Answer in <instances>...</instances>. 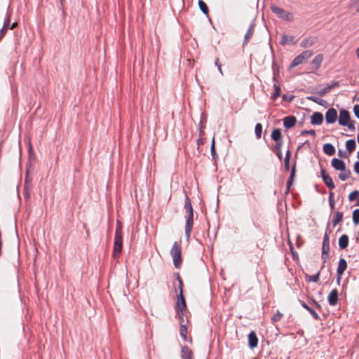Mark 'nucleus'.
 Segmentation results:
<instances>
[{
  "label": "nucleus",
  "instance_id": "1",
  "mask_svg": "<svg viewBox=\"0 0 359 359\" xmlns=\"http://www.w3.org/2000/svg\"><path fill=\"white\" fill-rule=\"evenodd\" d=\"M184 208L188 214L186 221L185 233L187 238L189 239L194 224V214L192 205L191 204L190 199L188 197L186 198Z\"/></svg>",
  "mask_w": 359,
  "mask_h": 359
},
{
  "label": "nucleus",
  "instance_id": "2",
  "mask_svg": "<svg viewBox=\"0 0 359 359\" xmlns=\"http://www.w3.org/2000/svg\"><path fill=\"white\" fill-rule=\"evenodd\" d=\"M170 255L173 259L175 266L180 269L182 264V246L180 243L174 242L170 249Z\"/></svg>",
  "mask_w": 359,
  "mask_h": 359
},
{
  "label": "nucleus",
  "instance_id": "3",
  "mask_svg": "<svg viewBox=\"0 0 359 359\" xmlns=\"http://www.w3.org/2000/svg\"><path fill=\"white\" fill-rule=\"evenodd\" d=\"M34 161H35V156L34 154L32 146L29 142V149H28V163L27 165L26 179H25L26 184H28L32 181V178L29 176L33 170L32 163H34Z\"/></svg>",
  "mask_w": 359,
  "mask_h": 359
},
{
  "label": "nucleus",
  "instance_id": "4",
  "mask_svg": "<svg viewBox=\"0 0 359 359\" xmlns=\"http://www.w3.org/2000/svg\"><path fill=\"white\" fill-rule=\"evenodd\" d=\"M271 10L273 13H276L279 18L283 20L292 22L294 19L293 14L292 13L288 12L277 6L272 5L271 6Z\"/></svg>",
  "mask_w": 359,
  "mask_h": 359
},
{
  "label": "nucleus",
  "instance_id": "5",
  "mask_svg": "<svg viewBox=\"0 0 359 359\" xmlns=\"http://www.w3.org/2000/svg\"><path fill=\"white\" fill-rule=\"evenodd\" d=\"M313 51L310 50L303 51L292 60L290 67L293 68L297 65L305 63L313 55Z\"/></svg>",
  "mask_w": 359,
  "mask_h": 359
},
{
  "label": "nucleus",
  "instance_id": "6",
  "mask_svg": "<svg viewBox=\"0 0 359 359\" xmlns=\"http://www.w3.org/2000/svg\"><path fill=\"white\" fill-rule=\"evenodd\" d=\"M175 310L179 317L182 316L184 318V316H185L187 309L185 299L183 295H177V301L175 306Z\"/></svg>",
  "mask_w": 359,
  "mask_h": 359
},
{
  "label": "nucleus",
  "instance_id": "7",
  "mask_svg": "<svg viewBox=\"0 0 359 359\" xmlns=\"http://www.w3.org/2000/svg\"><path fill=\"white\" fill-rule=\"evenodd\" d=\"M123 248V235L115 234L114 245V252L113 255L114 257H118L121 255Z\"/></svg>",
  "mask_w": 359,
  "mask_h": 359
},
{
  "label": "nucleus",
  "instance_id": "8",
  "mask_svg": "<svg viewBox=\"0 0 359 359\" xmlns=\"http://www.w3.org/2000/svg\"><path fill=\"white\" fill-rule=\"evenodd\" d=\"M330 251V238L327 233H325L323 237V245H322V258L324 262L328 258Z\"/></svg>",
  "mask_w": 359,
  "mask_h": 359
},
{
  "label": "nucleus",
  "instance_id": "9",
  "mask_svg": "<svg viewBox=\"0 0 359 359\" xmlns=\"http://www.w3.org/2000/svg\"><path fill=\"white\" fill-rule=\"evenodd\" d=\"M346 268H347L346 261L344 259L341 258L339 259L337 269V280L338 284H339L340 280L341 279V276H342L343 273H344L345 270L346 269Z\"/></svg>",
  "mask_w": 359,
  "mask_h": 359
},
{
  "label": "nucleus",
  "instance_id": "10",
  "mask_svg": "<svg viewBox=\"0 0 359 359\" xmlns=\"http://www.w3.org/2000/svg\"><path fill=\"white\" fill-rule=\"evenodd\" d=\"M350 121V113L346 109H341L339 111V124L343 126L348 125Z\"/></svg>",
  "mask_w": 359,
  "mask_h": 359
},
{
  "label": "nucleus",
  "instance_id": "11",
  "mask_svg": "<svg viewBox=\"0 0 359 359\" xmlns=\"http://www.w3.org/2000/svg\"><path fill=\"white\" fill-rule=\"evenodd\" d=\"M337 118V111L334 108L329 109L325 114V120L327 123H334Z\"/></svg>",
  "mask_w": 359,
  "mask_h": 359
},
{
  "label": "nucleus",
  "instance_id": "12",
  "mask_svg": "<svg viewBox=\"0 0 359 359\" xmlns=\"http://www.w3.org/2000/svg\"><path fill=\"white\" fill-rule=\"evenodd\" d=\"M327 301L330 306H334L338 302V291L337 289H333L330 292L327 297Z\"/></svg>",
  "mask_w": 359,
  "mask_h": 359
},
{
  "label": "nucleus",
  "instance_id": "13",
  "mask_svg": "<svg viewBox=\"0 0 359 359\" xmlns=\"http://www.w3.org/2000/svg\"><path fill=\"white\" fill-rule=\"evenodd\" d=\"M321 174L324 183L327 186L329 189H333L335 187V185L332 181V179L329 176L328 174L326 173V171L323 169L321 170Z\"/></svg>",
  "mask_w": 359,
  "mask_h": 359
},
{
  "label": "nucleus",
  "instance_id": "14",
  "mask_svg": "<svg viewBox=\"0 0 359 359\" xmlns=\"http://www.w3.org/2000/svg\"><path fill=\"white\" fill-rule=\"evenodd\" d=\"M258 344V339L256 335V333L252 331L250 332L248 334V345L250 348H255L257 346Z\"/></svg>",
  "mask_w": 359,
  "mask_h": 359
},
{
  "label": "nucleus",
  "instance_id": "15",
  "mask_svg": "<svg viewBox=\"0 0 359 359\" xmlns=\"http://www.w3.org/2000/svg\"><path fill=\"white\" fill-rule=\"evenodd\" d=\"M297 123V118L294 116H288L284 118L283 125L286 128H291L295 126Z\"/></svg>",
  "mask_w": 359,
  "mask_h": 359
},
{
  "label": "nucleus",
  "instance_id": "16",
  "mask_svg": "<svg viewBox=\"0 0 359 359\" xmlns=\"http://www.w3.org/2000/svg\"><path fill=\"white\" fill-rule=\"evenodd\" d=\"M182 359H194V353L188 346H182L181 349Z\"/></svg>",
  "mask_w": 359,
  "mask_h": 359
},
{
  "label": "nucleus",
  "instance_id": "17",
  "mask_svg": "<svg viewBox=\"0 0 359 359\" xmlns=\"http://www.w3.org/2000/svg\"><path fill=\"white\" fill-rule=\"evenodd\" d=\"M331 164L332 167L337 170H344L346 168L345 163L338 158H333L332 160Z\"/></svg>",
  "mask_w": 359,
  "mask_h": 359
},
{
  "label": "nucleus",
  "instance_id": "18",
  "mask_svg": "<svg viewBox=\"0 0 359 359\" xmlns=\"http://www.w3.org/2000/svg\"><path fill=\"white\" fill-rule=\"evenodd\" d=\"M323 58H324L323 55L320 53V54L317 55L313 59V60L311 61V65L315 70H318L320 68V67L323 62Z\"/></svg>",
  "mask_w": 359,
  "mask_h": 359
},
{
  "label": "nucleus",
  "instance_id": "19",
  "mask_svg": "<svg viewBox=\"0 0 359 359\" xmlns=\"http://www.w3.org/2000/svg\"><path fill=\"white\" fill-rule=\"evenodd\" d=\"M323 121V116L320 112H314L311 116V123L313 125H321Z\"/></svg>",
  "mask_w": 359,
  "mask_h": 359
},
{
  "label": "nucleus",
  "instance_id": "20",
  "mask_svg": "<svg viewBox=\"0 0 359 359\" xmlns=\"http://www.w3.org/2000/svg\"><path fill=\"white\" fill-rule=\"evenodd\" d=\"M184 318L180 316V336L183 338L184 340L187 339V327L186 325L184 324Z\"/></svg>",
  "mask_w": 359,
  "mask_h": 359
},
{
  "label": "nucleus",
  "instance_id": "21",
  "mask_svg": "<svg viewBox=\"0 0 359 359\" xmlns=\"http://www.w3.org/2000/svg\"><path fill=\"white\" fill-rule=\"evenodd\" d=\"M295 173H296V165L294 163L293 167L292 168L290 176V177H289V179L287 180V189H286V191H285L286 194H288L289 191H290V187L292 184L294 177L295 176Z\"/></svg>",
  "mask_w": 359,
  "mask_h": 359
},
{
  "label": "nucleus",
  "instance_id": "22",
  "mask_svg": "<svg viewBox=\"0 0 359 359\" xmlns=\"http://www.w3.org/2000/svg\"><path fill=\"white\" fill-rule=\"evenodd\" d=\"M254 32H255V25L252 24V25H250L249 29H248V31L245 35L243 45H245L248 43L250 39L253 36Z\"/></svg>",
  "mask_w": 359,
  "mask_h": 359
},
{
  "label": "nucleus",
  "instance_id": "23",
  "mask_svg": "<svg viewBox=\"0 0 359 359\" xmlns=\"http://www.w3.org/2000/svg\"><path fill=\"white\" fill-rule=\"evenodd\" d=\"M323 151L328 156H332L335 154V149L334 146L330 143H327L323 145Z\"/></svg>",
  "mask_w": 359,
  "mask_h": 359
},
{
  "label": "nucleus",
  "instance_id": "24",
  "mask_svg": "<svg viewBox=\"0 0 359 359\" xmlns=\"http://www.w3.org/2000/svg\"><path fill=\"white\" fill-rule=\"evenodd\" d=\"M316 42V39L313 37H309L304 39L301 42V47L308 48L312 46Z\"/></svg>",
  "mask_w": 359,
  "mask_h": 359
},
{
  "label": "nucleus",
  "instance_id": "25",
  "mask_svg": "<svg viewBox=\"0 0 359 359\" xmlns=\"http://www.w3.org/2000/svg\"><path fill=\"white\" fill-rule=\"evenodd\" d=\"M348 236L346 234L341 236L339 239V245L341 249H345L348 245Z\"/></svg>",
  "mask_w": 359,
  "mask_h": 359
},
{
  "label": "nucleus",
  "instance_id": "26",
  "mask_svg": "<svg viewBox=\"0 0 359 359\" xmlns=\"http://www.w3.org/2000/svg\"><path fill=\"white\" fill-rule=\"evenodd\" d=\"M282 134L280 129H274L271 133V138L277 142H281Z\"/></svg>",
  "mask_w": 359,
  "mask_h": 359
},
{
  "label": "nucleus",
  "instance_id": "27",
  "mask_svg": "<svg viewBox=\"0 0 359 359\" xmlns=\"http://www.w3.org/2000/svg\"><path fill=\"white\" fill-rule=\"evenodd\" d=\"M355 141L354 140H348L346 142V147L349 154L355 150Z\"/></svg>",
  "mask_w": 359,
  "mask_h": 359
},
{
  "label": "nucleus",
  "instance_id": "28",
  "mask_svg": "<svg viewBox=\"0 0 359 359\" xmlns=\"http://www.w3.org/2000/svg\"><path fill=\"white\" fill-rule=\"evenodd\" d=\"M306 99L321 106H323L326 103L325 100L316 96H307Z\"/></svg>",
  "mask_w": 359,
  "mask_h": 359
},
{
  "label": "nucleus",
  "instance_id": "29",
  "mask_svg": "<svg viewBox=\"0 0 359 359\" xmlns=\"http://www.w3.org/2000/svg\"><path fill=\"white\" fill-rule=\"evenodd\" d=\"M343 219V213L341 212H336L334 215L333 218V226H335L337 224H338L339 222H341Z\"/></svg>",
  "mask_w": 359,
  "mask_h": 359
},
{
  "label": "nucleus",
  "instance_id": "30",
  "mask_svg": "<svg viewBox=\"0 0 359 359\" xmlns=\"http://www.w3.org/2000/svg\"><path fill=\"white\" fill-rule=\"evenodd\" d=\"M302 306L306 309L310 313L311 315L316 319V320H319L320 319V317L318 316V314L313 309H311V307H309L306 303L303 302L302 304Z\"/></svg>",
  "mask_w": 359,
  "mask_h": 359
},
{
  "label": "nucleus",
  "instance_id": "31",
  "mask_svg": "<svg viewBox=\"0 0 359 359\" xmlns=\"http://www.w3.org/2000/svg\"><path fill=\"white\" fill-rule=\"evenodd\" d=\"M341 172L339 173V177L341 180L345 181L348 180L351 177V171L349 170H341Z\"/></svg>",
  "mask_w": 359,
  "mask_h": 359
},
{
  "label": "nucleus",
  "instance_id": "32",
  "mask_svg": "<svg viewBox=\"0 0 359 359\" xmlns=\"http://www.w3.org/2000/svg\"><path fill=\"white\" fill-rule=\"evenodd\" d=\"M293 39H294L293 36H288L284 34L281 36L280 44L285 45L290 42L294 43L293 41Z\"/></svg>",
  "mask_w": 359,
  "mask_h": 359
},
{
  "label": "nucleus",
  "instance_id": "33",
  "mask_svg": "<svg viewBox=\"0 0 359 359\" xmlns=\"http://www.w3.org/2000/svg\"><path fill=\"white\" fill-rule=\"evenodd\" d=\"M280 88L278 85L275 84L274 85V92H273V93H272V95L271 96V99L273 100H276L280 96Z\"/></svg>",
  "mask_w": 359,
  "mask_h": 359
},
{
  "label": "nucleus",
  "instance_id": "34",
  "mask_svg": "<svg viewBox=\"0 0 359 359\" xmlns=\"http://www.w3.org/2000/svg\"><path fill=\"white\" fill-rule=\"evenodd\" d=\"M198 6H199L200 9L201 10V11L204 14L208 15V11H209L208 7L203 1H202V0L198 1Z\"/></svg>",
  "mask_w": 359,
  "mask_h": 359
},
{
  "label": "nucleus",
  "instance_id": "35",
  "mask_svg": "<svg viewBox=\"0 0 359 359\" xmlns=\"http://www.w3.org/2000/svg\"><path fill=\"white\" fill-rule=\"evenodd\" d=\"M290 151L287 150L286 152L285 158L284 159V167L285 169L289 170L290 169Z\"/></svg>",
  "mask_w": 359,
  "mask_h": 359
},
{
  "label": "nucleus",
  "instance_id": "36",
  "mask_svg": "<svg viewBox=\"0 0 359 359\" xmlns=\"http://www.w3.org/2000/svg\"><path fill=\"white\" fill-rule=\"evenodd\" d=\"M282 142H277L275 146V150L276 155L280 160L282 159V151H281Z\"/></svg>",
  "mask_w": 359,
  "mask_h": 359
},
{
  "label": "nucleus",
  "instance_id": "37",
  "mask_svg": "<svg viewBox=\"0 0 359 359\" xmlns=\"http://www.w3.org/2000/svg\"><path fill=\"white\" fill-rule=\"evenodd\" d=\"M256 136L258 139L262 137V125L261 123H257L255 128Z\"/></svg>",
  "mask_w": 359,
  "mask_h": 359
},
{
  "label": "nucleus",
  "instance_id": "38",
  "mask_svg": "<svg viewBox=\"0 0 359 359\" xmlns=\"http://www.w3.org/2000/svg\"><path fill=\"white\" fill-rule=\"evenodd\" d=\"M353 222L355 225L359 224V209H355L353 212Z\"/></svg>",
  "mask_w": 359,
  "mask_h": 359
},
{
  "label": "nucleus",
  "instance_id": "39",
  "mask_svg": "<svg viewBox=\"0 0 359 359\" xmlns=\"http://www.w3.org/2000/svg\"><path fill=\"white\" fill-rule=\"evenodd\" d=\"M282 317L283 314L279 311H277L276 313L271 318V320L273 323H275L280 320Z\"/></svg>",
  "mask_w": 359,
  "mask_h": 359
},
{
  "label": "nucleus",
  "instance_id": "40",
  "mask_svg": "<svg viewBox=\"0 0 359 359\" xmlns=\"http://www.w3.org/2000/svg\"><path fill=\"white\" fill-rule=\"evenodd\" d=\"M358 197H359V191L358 190L353 191L348 195V200L350 201H353Z\"/></svg>",
  "mask_w": 359,
  "mask_h": 359
},
{
  "label": "nucleus",
  "instance_id": "41",
  "mask_svg": "<svg viewBox=\"0 0 359 359\" xmlns=\"http://www.w3.org/2000/svg\"><path fill=\"white\" fill-rule=\"evenodd\" d=\"M320 271H318L316 275L309 276L307 277V280L309 282L317 283L319 280Z\"/></svg>",
  "mask_w": 359,
  "mask_h": 359
},
{
  "label": "nucleus",
  "instance_id": "42",
  "mask_svg": "<svg viewBox=\"0 0 359 359\" xmlns=\"http://www.w3.org/2000/svg\"><path fill=\"white\" fill-rule=\"evenodd\" d=\"M329 203H330V206L331 210H333L334 208V205H335L333 192H330Z\"/></svg>",
  "mask_w": 359,
  "mask_h": 359
},
{
  "label": "nucleus",
  "instance_id": "43",
  "mask_svg": "<svg viewBox=\"0 0 359 359\" xmlns=\"http://www.w3.org/2000/svg\"><path fill=\"white\" fill-rule=\"evenodd\" d=\"M331 88H332L331 86H327V87L324 88L323 89H322L321 90H320L319 92H318V94L320 96H324L325 95H326L331 90Z\"/></svg>",
  "mask_w": 359,
  "mask_h": 359
},
{
  "label": "nucleus",
  "instance_id": "44",
  "mask_svg": "<svg viewBox=\"0 0 359 359\" xmlns=\"http://www.w3.org/2000/svg\"><path fill=\"white\" fill-rule=\"evenodd\" d=\"M177 280L179 281L180 294L179 296L183 295V282L180 276L177 274Z\"/></svg>",
  "mask_w": 359,
  "mask_h": 359
},
{
  "label": "nucleus",
  "instance_id": "45",
  "mask_svg": "<svg viewBox=\"0 0 359 359\" xmlns=\"http://www.w3.org/2000/svg\"><path fill=\"white\" fill-rule=\"evenodd\" d=\"M115 234H121L122 235V225L121 222L117 221Z\"/></svg>",
  "mask_w": 359,
  "mask_h": 359
},
{
  "label": "nucleus",
  "instance_id": "46",
  "mask_svg": "<svg viewBox=\"0 0 359 359\" xmlns=\"http://www.w3.org/2000/svg\"><path fill=\"white\" fill-rule=\"evenodd\" d=\"M306 134H309V135H313V137L316 136V132L314 130H303L302 131V135H306Z\"/></svg>",
  "mask_w": 359,
  "mask_h": 359
},
{
  "label": "nucleus",
  "instance_id": "47",
  "mask_svg": "<svg viewBox=\"0 0 359 359\" xmlns=\"http://www.w3.org/2000/svg\"><path fill=\"white\" fill-rule=\"evenodd\" d=\"M353 112H354L355 116L359 118V104L354 105Z\"/></svg>",
  "mask_w": 359,
  "mask_h": 359
},
{
  "label": "nucleus",
  "instance_id": "48",
  "mask_svg": "<svg viewBox=\"0 0 359 359\" xmlns=\"http://www.w3.org/2000/svg\"><path fill=\"white\" fill-rule=\"evenodd\" d=\"M345 126H347L348 128L352 131L355 130L354 121H348V125H346Z\"/></svg>",
  "mask_w": 359,
  "mask_h": 359
},
{
  "label": "nucleus",
  "instance_id": "49",
  "mask_svg": "<svg viewBox=\"0 0 359 359\" xmlns=\"http://www.w3.org/2000/svg\"><path fill=\"white\" fill-rule=\"evenodd\" d=\"M20 269H18V291L20 292Z\"/></svg>",
  "mask_w": 359,
  "mask_h": 359
},
{
  "label": "nucleus",
  "instance_id": "50",
  "mask_svg": "<svg viewBox=\"0 0 359 359\" xmlns=\"http://www.w3.org/2000/svg\"><path fill=\"white\" fill-rule=\"evenodd\" d=\"M354 171L359 175V161L354 163Z\"/></svg>",
  "mask_w": 359,
  "mask_h": 359
},
{
  "label": "nucleus",
  "instance_id": "51",
  "mask_svg": "<svg viewBox=\"0 0 359 359\" xmlns=\"http://www.w3.org/2000/svg\"><path fill=\"white\" fill-rule=\"evenodd\" d=\"M6 31L5 30V28H1L0 30V41L1 39L4 36Z\"/></svg>",
  "mask_w": 359,
  "mask_h": 359
},
{
  "label": "nucleus",
  "instance_id": "52",
  "mask_svg": "<svg viewBox=\"0 0 359 359\" xmlns=\"http://www.w3.org/2000/svg\"><path fill=\"white\" fill-rule=\"evenodd\" d=\"M8 25H9V19L8 18L6 20H5L2 28H5V30L7 31Z\"/></svg>",
  "mask_w": 359,
  "mask_h": 359
},
{
  "label": "nucleus",
  "instance_id": "53",
  "mask_svg": "<svg viewBox=\"0 0 359 359\" xmlns=\"http://www.w3.org/2000/svg\"><path fill=\"white\" fill-rule=\"evenodd\" d=\"M215 65L218 66L219 72H221V74H222L221 65L219 64V60L218 58L215 60Z\"/></svg>",
  "mask_w": 359,
  "mask_h": 359
},
{
  "label": "nucleus",
  "instance_id": "54",
  "mask_svg": "<svg viewBox=\"0 0 359 359\" xmlns=\"http://www.w3.org/2000/svg\"><path fill=\"white\" fill-rule=\"evenodd\" d=\"M2 245H3V242H2V238H1V232H0V257L2 255Z\"/></svg>",
  "mask_w": 359,
  "mask_h": 359
},
{
  "label": "nucleus",
  "instance_id": "55",
  "mask_svg": "<svg viewBox=\"0 0 359 359\" xmlns=\"http://www.w3.org/2000/svg\"><path fill=\"white\" fill-rule=\"evenodd\" d=\"M27 187H25V190H24V197H25L26 198H29V194L28 192L26 191V189H27Z\"/></svg>",
  "mask_w": 359,
  "mask_h": 359
},
{
  "label": "nucleus",
  "instance_id": "56",
  "mask_svg": "<svg viewBox=\"0 0 359 359\" xmlns=\"http://www.w3.org/2000/svg\"><path fill=\"white\" fill-rule=\"evenodd\" d=\"M19 147H20V166L21 165V158H22V149L20 146V141H19Z\"/></svg>",
  "mask_w": 359,
  "mask_h": 359
},
{
  "label": "nucleus",
  "instance_id": "57",
  "mask_svg": "<svg viewBox=\"0 0 359 359\" xmlns=\"http://www.w3.org/2000/svg\"><path fill=\"white\" fill-rule=\"evenodd\" d=\"M20 241L18 240V260L20 261Z\"/></svg>",
  "mask_w": 359,
  "mask_h": 359
},
{
  "label": "nucleus",
  "instance_id": "58",
  "mask_svg": "<svg viewBox=\"0 0 359 359\" xmlns=\"http://www.w3.org/2000/svg\"><path fill=\"white\" fill-rule=\"evenodd\" d=\"M17 24H18V22H13V23L12 24L11 27H10V29H14V28L17 26Z\"/></svg>",
  "mask_w": 359,
  "mask_h": 359
},
{
  "label": "nucleus",
  "instance_id": "59",
  "mask_svg": "<svg viewBox=\"0 0 359 359\" xmlns=\"http://www.w3.org/2000/svg\"><path fill=\"white\" fill-rule=\"evenodd\" d=\"M339 156H341V157H346V155H344L343 153L341 152V151H339Z\"/></svg>",
  "mask_w": 359,
  "mask_h": 359
},
{
  "label": "nucleus",
  "instance_id": "60",
  "mask_svg": "<svg viewBox=\"0 0 359 359\" xmlns=\"http://www.w3.org/2000/svg\"><path fill=\"white\" fill-rule=\"evenodd\" d=\"M215 150V141L212 140V151H213Z\"/></svg>",
  "mask_w": 359,
  "mask_h": 359
},
{
  "label": "nucleus",
  "instance_id": "61",
  "mask_svg": "<svg viewBox=\"0 0 359 359\" xmlns=\"http://www.w3.org/2000/svg\"><path fill=\"white\" fill-rule=\"evenodd\" d=\"M356 55L359 58V47L356 49Z\"/></svg>",
  "mask_w": 359,
  "mask_h": 359
},
{
  "label": "nucleus",
  "instance_id": "62",
  "mask_svg": "<svg viewBox=\"0 0 359 359\" xmlns=\"http://www.w3.org/2000/svg\"><path fill=\"white\" fill-rule=\"evenodd\" d=\"M18 189H19V186H18V187H17V190H18ZM18 196L19 199L20 200L19 191H18Z\"/></svg>",
  "mask_w": 359,
  "mask_h": 359
},
{
  "label": "nucleus",
  "instance_id": "63",
  "mask_svg": "<svg viewBox=\"0 0 359 359\" xmlns=\"http://www.w3.org/2000/svg\"><path fill=\"white\" fill-rule=\"evenodd\" d=\"M314 303H315V304L316 305L317 307L320 308V304L318 302H314Z\"/></svg>",
  "mask_w": 359,
  "mask_h": 359
},
{
  "label": "nucleus",
  "instance_id": "64",
  "mask_svg": "<svg viewBox=\"0 0 359 359\" xmlns=\"http://www.w3.org/2000/svg\"><path fill=\"white\" fill-rule=\"evenodd\" d=\"M20 226H22V223L20 222Z\"/></svg>",
  "mask_w": 359,
  "mask_h": 359
}]
</instances>
